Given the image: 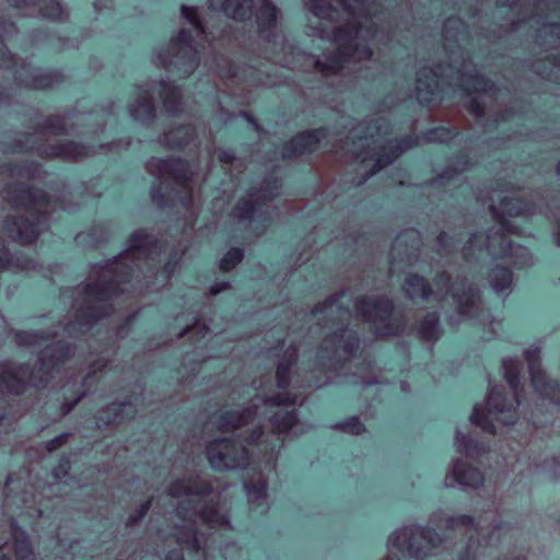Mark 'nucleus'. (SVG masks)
Returning a JSON list of instances; mask_svg holds the SVG:
<instances>
[{
  "instance_id": "obj_1",
  "label": "nucleus",
  "mask_w": 560,
  "mask_h": 560,
  "mask_svg": "<svg viewBox=\"0 0 560 560\" xmlns=\"http://www.w3.org/2000/svg\"><path fill=\"white\" fill-rule=\"evenodd\" d=\"M164 245L151 234L138 230L128 240V247L112 260L92 266L83 287L62 292V300H71L69 319L62 325V335L78 337L91 329L94 323L109 314L112 302L120 293L137 290H158L164 287L179 260L175 253L159 270V256ZM61 328V324H58Z\"/></svg>"
},
{
  "instance_id": "obj_2",
  "label": "nucleus",
  "mask_w": 560,
  "mask_h": 560,
  "mask_svg": "<svg viewBox=\"0 0 560 560\" xmlns=\"http://www.w3.org/2000/svg\"><path fill=\"white\" fill-rule=\"evenodd\" d=\"M307 8L318 19L310 35L338 44L337 49L315 60L324 77L338 75L371 58L366 43L377 36L374 18L384 8V0H336V4L332 0H311Z\"/></svg>"
},
{
  "instance_id": "obj_3",
  "label": "nucleus",
  "mask_w": 560,
  "mask_h": 560,
  "mask_svg": "<svg viewBox=\"0 0 560 560\" xmlns=\"http://www.w3.org/2000/svg\"><path fill=\"white\" fill-rule=\"evenodd\" d=\"M345 291L338 292L312 310V316L317 319L323 329L332 330L322 341L317 352L315 364L319 372L325 374V380L300 381L291 375V368L296 361L298 349L290 346L283 358L277 363V386L280 389L319 388L330 381L328 372H336L345 362L354 358L359 350L360 339L357 331L348 327L351 318L349 308H343L339 301L345 296Z\"/></svg>"
},
{
  "instance_id": "obj_4",
  "label": "nucleus",
  "mask_w": 560,
  "mask_h": 560,
  "mask_svg": "<svg viewBox=\"0 0 560 560\" xmlns=\"http://www.w3.org/2000/svg\"><path fill=\"white\" fill-rule=\"evenodd\" d=\"M451 60L446 66L423 67L417 73L416 97L422 105L434 104L444 98V94L460 92L469 97L467 109L478 120L485 115L487 100L499 101L503 91L480 75L469 56L463 50H451Z\"/></svg>"
},
{
  "instance_id": "obj_5",
  "label": "nucleus",
  "mask_w": 560,
  "mask_h": 560,
  "mask_svg": "<svg viewBox=\"0 0 560 560\" xmlns=\"http://www.w3.org/2000/svg\"><path fill=\"white\" fill-rule=\"evenodd\" d=\"M213 490L210 482L201 480L190 474L173 480L166 489L170 497H186L176 508V515L183 521L182 526H176V540L187 550L198 552L201 549L197 537V520L211 528H232L228 516L222 513L214 503L199 506V502Z\"/></svg>"
},
{
  "instance_id": "obj_6",
  "label": "nucleus",
  "mask_w": 560,
  "mask_h": 560,
  "mask_svg": "<svg viewBox=\"0 0 560 560\" xmlns=\"http://www.w3.org/2000/svg\"><path fill=\"white\" fill-rule=\"evenodd\" d=\"M390 132V122L384 117H377L353 127L351 136L347 137V141L340 148L334 145L336 153L345 151L346 154H350L354 161H360L362 164L370 160L374 162L364 176L355 183V186L363 185L370 177L393 163L419 141V138L413 136L388 139L387 136Z\"/></svg>"
},
{
  "instance_id": "obj_7",
  "label": "nucleus",
  "mask_w": 560,
  "mask_h": 560,
  "mask_svg": "<svg viewBox=\"0 0 560 560\" xmlns=\"http://www.w3.org/2000/svg\"><path fill=\"white\" fill-rule=\"evenodd\" d=\"M305 400V396L302 392L291 393L285 392L270 397H255L249 408L243 411H223L220 413L217 425L222 432H229L234 430H243L249 424L252 429H246V432L250 431L243 440L248 444L257 442L262 436L260 421L256 420L259 418L260 409L265 411H271L272 408H278L269 418V422L273 430L280 434L294 430L299 425V419L296 410H287L284 407L302 405Z\"/></svg>"
},
{
  "instance_id": "obj_8",
  "label": "nucleus",
  "mask_w": 560,
  "mask_h": 560,
  "mask_svg": "<svg viewBox=\"0 0 560 560\" xmlns=\"http://www.w3.org/2000/svg\"><path fill=\"white\" fill-rule=\"evenodd\" d=\"M435 292L425 278L411 275L409 276L402 290L408 299L428 300L431 295H435L438 300H444L448 294L452 295L458 315L469 319H475L483 327L489 326L491 336L497 334V327L500 323L494 322L493 317L487 308L483 307L479 288L466 279L452 282L446 271L436 275L434 279Z\"/></svg>"
},
{
  "instance_id": "obj_9",
  "label": "nucleus",
  "mask_w": 560,
  "mask_h": 560,
  "mask_svg": "<svg viewBox=\"0 0 560 560\" xmlns=\"http://www.w3.org/2000/svg\"><path fill=\"white\" fill-rule=\"evenodd\" d=\"M73 352L74 350L70 343L59 340L45 346L32 370L25 364L15 365L11 362L1 364L0 400L4 394H22L27 385L36 388L46 387L48 382L56 373H59L72 357ZM4 417L5 413L0 408V421Z\"/></svg>"
},
{
  "instance_id": "obj_10",
  "label": "nucleus",
  "mask_w": 560,
  "mask_h": 560,
  "mask_svg": "<svg viewBox=\"0 0 560 560\" xmlns=\"http://www.w3.org/2000/svg\"><path fill=\"white\" fill-rule=\"evenodd\" d=\"M2 192L3 198L13 208H22L26 212L25 217L7 218L4 228L8 234L23 245L32 244L47 228L48 212L51 208L48 195L22 183L7 184Z\"/></svg>"
},
{
  "instance_id": "obj_11",
  "label": "nucleus",
  "mask_w": 560,
  "mask_h": 560,
  "mask_svg": "<svg viewBox=\"0 0 560 560\" xmlns=\"http://www.w3.org/2000/svg\"><path fill=\"white\" fill-rule=\"evenodd\" d=\"M254 7L259 37L272 45L273 50L280 49L283 52V57H272L273 62L295 68L294 59L301 51L283 37L278 42L277 27L281 13L271 0H224L221 10L228 18L246 21L253 16Z\"/></svg>"
},
{
  "instance_id": "obj_12",
  "label": "nucleus",
  "mask_w": 560,
  "mask_h": 560,
  "mask_svg": "<svg viewBox=\"0 0 560 560\" xmlns=\"http://www.w3.org/2000/svg\"><path fill=\"white\" fill-rule=\"evenodd\" d=\"M145 168L159 182L151 189V198L159 207L179 203L187 208L191 205L192 171L186 162L174 158H151Z\"/></svg>"
},
{
  "instance_id": "obj_13",
  "label": "nucleus",
  "mask_w": 560,
  "mask_h": 560,
  "mask_svg": "<svg viewBox=\"0 0 560 560\" xmlns=\"http://www.w3.org/2000/svg\"><path fill=\"white\" fill-rule=\"evenodd\" d=\"M86 119L85 115L49 116L34 135L27 137L26 143L22 144L20 149L32 150L40 156L57 158L68 162L83 160L96 152L94 148L74 141L51 142L49 137L66 135L74 124L84 122Z\"/></svg>"
},
{
  "instance_id": "obj_14",
  "label": "nucleus",
  "mask_w": 560,
  "mask_h": 560,
  "mask_svg": "<svg viewBox=\"0 0 560 560\" xmlns=\"http://www.w3.org/2000/svg\"><path fill=\"white\" fill-rule=\"evenodd\" d=\"M502 368L504 378L513 390V397L508 399L502 386H492L489 382L487 413H485L482 411V407L477 404L469 416V420L472 424L491 434H494V424L491 422L489 417H492L504 424L514 423L517 419L516 408L521 404L518 384L522 362L517 359L505 358L502 360Z\"/></svg>"
},
{
  "instance_id": "obj_15",
  "label": "nucleus",
  "mask_w": 560,
  "mask_h": 560,
  "mask_svg": "<svg viewBox=\"0 0 560 560\" xmlns=\"http://www.w3.org/2000/svg\"><path fill=\"white\" fill-rule=\"evenodd\" d=\"M500 8L506 7L514 14H522L517 20L511 21L513 30L520 28L527 20H537L541 24L538 39L541 46L550 48L560 47V24L549 21L560 20V0H498Z\"/></svg>"
},
{
  "instance_id": "obj_16",
  "label": "nucleus",
  "mask_w": 560,
  "mask_h": 560,
  "mask_svg": "<svg viewBox=\"0 0 560 560\" xmlns=\"http://www.w3.org/2000/svg\"><path fill=\"white\" fill-rule=\"evenodd\" d=\"M158 91L165 112L170 116L183 113L182 93L179 89L165 80L151 81L136 90V98L129 105L130 117L143 125L151 124L155 118L152 93Z\"/></svg>"
},
{
  "instance_id": "obj_17",
  "label": "nucleus",
  "mask_w": 560,
  "mask_h": 560,
  "mask_svg": "<svg viewBox=\"0 0 560 560\" xmlns=\"http://www.w3.org/2000/svg\"><path fill=\"white\" fill-rule=\"evenodd\" d=\"M355 316L371 325L377 336L400 334L407 320L400 312H396L393 301L385 296H362L354 302Z\"/></svg>"
},
{
  "instance_id": "obj_18",
  "label": "nucleus",
  "mask_w": 560,
  "mask_h": 560,
  "mask_svg": "<svg viewBox=\"0 0 560 560\" xmlns=\"http://www.w3.org/2000/svg\"><path fill=\"white\" fill-rule=\"evenodd\" d=\"M445 527L448 530L469 534V541L458 560H477L481 557L491 556L492 548L501 541L502 535H505L508 530V525L499 522L492 525L489 533L485 534L482 528L476 526L474 517L466 514L445 518Z\"/></svg>"
},
{
  "instance_id": "obj_19",
  "label": "nucleus",
  "mask_w": 560,
  "mask_h": 560,
  "mask_svg": "<svg viewBox=\"0 0 560 560\" xmlns=\"http://www.w3.org/2000/svg\"><path fill=\"white\" fill-rule=\"evenodd\" d=\"M441 541V537L434 529L417 525L406 526L389 536L387 540L389 553L384 560H400L396 555H392L393 549L401 553L407 551L409 557L423 560Z\"/></svg>"
},
{
  "instance_id": "obj_20",
  "label": "nucleus",
  "mask_w": 560,
  "mask_h": 560,
  "mask_svg": "<svg viewBox=\"0 0 560 560\" xmlns=\"http://www.w3.org/2000/svg\"><path fill=\"white\" fill-rule=\"evenodd\" d=\"M15 31L12 23L7 22L0 16V68H15V80L20 85L28 89H46L52 86L60 79V73L55 71H43L33 68L30 63L21 61L18 65L14 56L9 52L4 47V38Z\"/></svg>"
},
{
  "instance_id": "obj_21",
  "label": "nucleus",
  "mask_w": 560,
  "mask_h": 560,
  "mask_svg": "<svg viewBox=\"0 0 560 560\" xmlns=\"http://www.w3.org/2000/svg\"><path fill=\"white\" fill-rule=\"evenodd\" d=\"M199 51L190 32L182 28L178 35L173 38L168 47L158 54L159 63L172 71H178L179 77L190 75L199 65Z\"/></svg>"
},
{
  "instance_id": "obj_22",
  "label": "nucleus",
  "mask_w": 560,
  "mask_h": 560,
  "mask_svg": "<svg viewBox=\"0 0 560 560\" xmlns=\"http://www.w3.org/2000/svg\"><path fill=\"white\" fill-rule=\"evenodd\" d=\"M207 457L215 470L244 468L249 463V453L241 442L231 439H217L207 445Z\"/></svg>"
},
{
  "instance_id": "obj_23",
  "label": "nucleus",
  "mask_w": 560,
  "mask_h": 560,
  "mask_svg": "<svg viewBox=\"0 0 560 560\" xmlns=\"http://www.w3.org/2000/svg\"><path fill=\"white\" fill-rule=\"evenodd\" d=\"M540 352L541 348L534 345L524 353L528 364L532 385L541 398L547 399L555 405H559L560 383L556 380L549 378L545 371L541 369Z\"/></svg>"
},
{
  "instance_id": "obj_24",
  "label": "nucleus",
  "mask_w": 560,
  "mask_h": 560,
  "mask_svg": "<svg viewBox=\"0 0 560 560\" xmlns=\"http://www.w3.org/2000/svg\"><path fill=\"white\" fill-rule=\"evenodd\" d=\"M277 185L271 180H264L259 189L253 188L247 196L238 200L234 213L240 221L254 220L256 214L260 217L261 207L276 195Z\"/></svg>"
},
{
  "instance_id": "obj_25",
  "label": "nucleus",
  "mask_w": 560,
  "mask_h": 560,
  "mask_svg": "<svg viewBox=\"0 0 560 560\" xmlns=\"http://www.w3.org/2000/svg\"><path fill=\"white\" fill-rule=\"evenodd\" d=\"M221 77L232 79L236 84H247L249 86H271L275 84L269 75L254 66H238L228 59H221L217 66Z\"/></svg>"
},
{
  "instance_id": "obj_26",
  "label": "nucleus",
  "mask_w": 560,
  "mask_h": 560,
  "mask_svg": "<svg viewBox=\"0 0 560 560\" xmlns=\"http://www.w3.org/2000/svg\"><path fill=\"white\" fill-rule=\"evenodd\" d=\"M328 137L325 128L304 131L287 142L282 148L283 159H294L316 150L318 144Z\"/></svg>"
},
{
  "instance_id": "obj_27",
  "label": "nucleus",
  "mask_w": 560,
  "mask_h": 560,
  "mask_svg": "<svg viewBox=\"0 0 560 560\" xmlns=\"http://www.w3.org/2000/svg\"><path fill=\"white\" fill-rule=\"evenodd\" d=\"M444 483L447 488L459 485L476 489L482 486L483 476L478 469L470 467L462 460H456L447 472Z\"/></svg>"
},
{
  "instance_id": "obj_28",
  "label": "nucleus",
  "mask_w": 560,
  "mask_h": 560,
  "mask_svg": "<svg viewBox=\"0 0 560 560\" xmlns=\"http://www.w3.org/2000/svg\"><path fill=\"white\" fill-rule=\"evenodd\" d=\"M420 248V236L415 230L400 233L394 241L390 257L392 264L396 259L411 264Z\"/></svg>"
},
{
  "instance_id": "obj_29",
  "label": "nucleus",
  "mask_w": 560,
  "mask_h": 560,
  "mask_svg": "<svg viewBox=\"0 0 560 560\" xmlns=\"http://www.w3.org/2000/svg\"><path fill=\"white\" fill-rule=\"evenodd\" d=\"M136 412L137 410L131 401L113 402L97 412L96 423L98 428L120 423L132 418Z\"/></svg>"
},
{
  "instance_id": "obj_30",
  "label": "nucleus",
  "mask_w": 560,
  "mask_h": 560,
  "mask_svg": "<svg viewBox=\"0 0 560 560\" xmlns=\"http://www.w3.org/2000/svg\"><path fill=\"white\" fill-rule=\"evenodd\" d=\"M244 489L252 509H260V513L268 510L267 480L261 472L256 474L253 478H246L244 480Z\"/></svg>"
},
{
  "instance_id": "obj_31",
  "label": "nucleus",
  "mask_w": 560,
  "mask_h": 560,
  "mask_svg": "<svg viewBox=\"0 0 560 560\" xmlns=\"http://www.w3.org/2000/svg\"><path fill=\"white\" fill-rule=\"evenodd\" d=\"M15 8L34 7L37 8L43 18L61 21L67 16V12L57 0H8Z\"/></svg>"
},
{
  "instance_id": "obj_32",
  "label": "nucleus",
  "mask_w": 560,
  "mask_h": 560,
  "mask_svg": "<svg viewBox=\"0 0 560 560\" xmlns=\"http://www.w3.org/2000/svg\"><path fill=\"white\" fill-rule=\"evenodd\" d=\"M489 283L497 295L509 296L513 287L512 271L506 267L495 266L489 273Z\"/></svg>"
},
{
  "instance_id": "obj_33",
  "label": "nucleus",
  "mask_w": 560,
  "mask_h": 560,
  "mask_svg": "<svg viewBox=\"0 0 560 560\" xmlns=\"http://www.w3.org/2000/svg\"><path fill=\"white\" fill-rule=\"evenodd\" d=\"M195 129L190 126L172 128L160 138V142L168 149H182L195 139Z\"/></svg>"
},
{
  "instance_id": "obj_34",
  "label": "nucleus",
  "mask_w": 560,
  "mask_h": 560,
  "mask_svg": "<svg viewBox=\"0 0 560 560\" xmlns=\"http://www.w3.org/2000/svg\"><path fill=\"white\" fill-rule=\"evenodd\" d=\"M183 18L190 24L192 27V32L195 33V36L200 38L203 37L205 39L209 40V37L212 39L215 38V31L209 30L207 24L202 22L200 19V14L197 8L195 7H188L183 4L180 8Z\"/></svg>"
},
{
  "instance_id": "obj_35",
  "label": "nucleus",
  "mask_w": 560,
  "mask_h": 560,
  "mask_svg": "<svg viewBox=\"0 0 560 560\" xmlns=\"http://www.w3.org/2000/svg\"><path fill=\"white\" fill-rule=\"evenodd\" d=\"M418 334L422 340L435 342L441 336L439 314L435 312L427 314L419 324Z\"/></svg>"
},
{
  "instance_id": "obj_36",
  "label": "nucleus",
  "mask_w": 560,
  "mask_h": 560,
  "mask_svg": "<svg viewBox=\"0 0 560 560\" xmlns=\"http://www.w3.org/2000/svg\"><path fill=\"white\" fill-rule=\"evenodd\" d=\"M58 335L59 330H52L49 334H44L40 330H16L14 332V340L21 347H36L42 346L50 337Z\"/></svg>"
},
{
  "instance_id": "obj_37",
  "label": "nucleus",
  "mask_w": 560,
  "mask_h": 560,
  "mask_svg": "<svg viewBox=\"0 0 560 560\" xmlns=\"http://www.w3.org/2000/svg\"><path fill=\"white\" fill-rule=\"evenodd\" d=\"M466 34V25L457 16L448 18L443 25V37L445 39L444 48L450 49V43H458Z\"/></svg>"
},
{
  "instance_id": "obj_38",
  "label": "nucleus",
  "mask_w": 560,
  "mask_h": 560,
  "mask_svg": "<svg viewBox=\"0 0 560 560\" xmlns=\"http://www.w3.org/2000/svg\"><path fill=\"white\" fill-rule=\"evenodd\" d=\"M11 528L14 536L16 560H35L28 536L24 532L18 530L15 522H12Z\"/></svg>"
},
{
  "instance_id": "obj_39",
  "label": "nucleus",
  "mask_w": 560,
  "mask_h": 560,
  "mask_svg": "<svg viewBox=\"0 0 560 560\" xmlns=\"http://www.w3.org/2000/svg\"><path fill=\"white\" fill-rule=\"evenodd\" d=\"M114 353V349L112 347L102 348L100 351H96L97 358L91 362L90 373L83 378L84 386H91L93 383L94 375L97 372H102L110 361V355Z\"/></svg>"
},
{
  "instance_id": "obj_40",
  "label": "nucleus",
  "mask_w": 560,
  "mask_h": 560,
  "mask_svg": "<svg viewBox=\"0 0 560 560\" xmlns=\"http://www.w3.org/2000/svg\"><path fill=\"white\" fill-rule=\"evenodd\" d=\"M456 451L468 457H478L483 451V446L467 435L462 434L459 431L456 432L455 436Z\"/></svg>"
},
{
  "instance_id": "obj_41",
  "label": "nucleus",
  "mask_w": 560,
  "mask_h": 560,
  "mask_svg": "<svg viewBox=\"0 0 560 560\" xmlns=\"http://www.w3.org/2000/svg\"><path fill=\"white\" fill-rule=\"evenodd\" d=\"M8 172L13 177L19 178H36L40 175V165L36 162H23L8 167Z\"/></svg>"
},
{
  "instance_id": "obj_42",
  "label": "nucleus",
  "mask_w": 560,
  "mask_h": 560,
  "mask_svg": "<svg viewBox=\"0 0 560 560\" xmlns=\"http://www.w3.org/2000/svg\"><path fill=\"white\" fill-rule=\"evenodd\" d=\"M456 132L453 129L446 127H436L425 131L421 138L427 142H444L454 138Z\"/></svg>"
},
{
  "instance_id": "obj_43",
  "label": "nucleus",
  "mask_w": 560,
  "mask_h": 560,
  "mask_svg": "<svg viewBox=\"0 0 560 560\" xmlns=\"http://www.w3.org/2000/svg\"><path fill=\"white\" fill-rule=\"evenodd\" d=\"M244 250L242 248H231L220 260V269L222 271L232 270L237 264L242 261Z\"/></svg>"
},
{
  "instance_id": "obj_44",
  "label": "nucleus",
  "mask_w": 560,
  "mask_h": 560,
  "mask_svg": "<svg viewBox=\"0 0 560 560\" xmlns=\"http://www.w3.org/2000/svg\"><path fill=\"white\" fill-rule=\"evenodd\" d=\"M459 166H447L436 178L432 180V185H443L444 182L451 180L455 175L460 174L467 168V159L463 158V161L459 163Z\"/></svg>"
},
{
  "instance_id": "obj_45",
  "label": "nucleus",
  "mask_w": 560,
  "mask_h": 560,
  "mask_svg": "<svg viewBox=\"0 0 560 560\" xmlns=\"http://www.w3.org/2000/svg\"><path fill=\"white\" fill-rule=\"evenodd\" d=\"M332 428L355 435L361 434L364 431V425L358 417H351L346 421L337 422Z\"/></svg>"
},
{
  "instance_id": "obj_46",
  "label": "nucleus",
  "mask_w": 560,
  "mask_h": 560,
  "mask_svg": "<svg viewBox=\"0 0 560 560\" xmlns=\"http://www.w3.org/2000/svg\"><path fill=\"white\" fill-rule=\"evenodd\" d=\"M438 242V253L442 256L447 255L453 250V248L459 243V241L450 236L447 233L442 232L436 238Z\"/></svg>"
},
{
  "instance_id": "obj_47",
  "label": "nucleus",
  "mask_w": 560,
  "mask_h": 560,
  "mask_svg": "<svg viewBox=\"0 0 560 560\" xmlns=\"http://www.w3.org/2000/svg\"><path fill=\"white\" fill-rule=\"evenodd\" d=\"M210 328L207 324L202 323L200 318L195 317V322L191 326H187L184 330H182L178 336H185L188 334L198 335L200 337H205L209 332Z\"/></svg>"
},
{
  "instance_id": "obj_48",
  "label": "nucleus",
  "mask_w": 560,
  "mask_h": 560,
  "mask_svg": "<svg viewBox=\"0 0 560 560\" xmlns=\"http://www.w3.org/2000/svg\"><path fill=\"white\" fill-rule=\"evenodd\" d=\"M151 508V501L148 500L144 503L140 505V508L137 510V512L128 517L127 526H133L137 524L140 520H142L147 513L149 512Z\"/></svg>"
},
{
  "instance_id": "obj_49",
  "label": "nucleus",
  "mask_w": 560,
  "mask_h": 560,
  "mask_svg": "<svg viewBox=\"0 0 560 560\" xmlns=\"http://www.w3.org/2000/svg\"><path fill=\"white\" fill-rule=\"evenodd\" d=\"M238 116L247 119L256 130H258V125L256 124L255 119L249 116L247 113L245 112H240ZM237 117V115H234V114H224L223 112H221V119L224 124H228L229 121H231L233 118Z\"/></svg>"
},
{
  "instance_id": "obj_50",
  "label": "nucleus",
  "mask_w": 560,
  "mask_h": 560,
  "mask_svg": "<svg viewBox=\"0 0 560 560\" xmlns=\"http://www.w3.org/2000/svg\"><path fill=\"white\" fill-rule=\"evenodd\" d=\"M69 433H61L60 435L45 442V448L48 452L57 450L63 441L69 436Z\"/></svg>"
},
{
  "instance_id": "obj_51",
  "label": "nucleus",
  "mask_w": 560,
  "mask_h": 560,
  "mask_svg": "<svg viewBox=\"0 0 560 560\" xmlns=\"http://www.w3.org/2000/svg\"><path fill=\"white\" fill-rule=\"evenodd\" d=\"M552 59L549 60V62L552 65V70L549 72L546 71H538V73L542 77H546L548 79H551L553 77V70L560 71V55H552Z\"/></svg>"
},
{
  "instance_id": "obj_52",
  "label": "nucleus",
  "mask_w": 560,
  "mask_h": 560,
  "mask_svg": "<svg viewBox=\"0 0 560 560\" xmlns=\"http://www.w3.org/2000/svg\"><path fill=\"white\" fill-rule=\"evenodd\" d=\"M86 395V392L79 394L73 400L63 402L61 406L62 415H67L78 405V402Z\"/></svg>"
},
{
  "instance_id": "obj_53",
  "label": "nucleus",
  "mask_w": 560,
  "mask_h": 560,
  "mask_svg": "<svg viewBox=\"0 0 560 560\" xmlns=\"http://www.w3.org/2000/svg\"><path fill=\"white\" fill-rule=\"evenodd\" d=\"M229 288H230V282H228V281L215 282L214 284H212L210 287L209 293L211 295H215V294H219L220 292L228 290Z\"/></svg>"
},
{
  "instance_id": "obj_54",
  "label": "nucleus",
  "mask_w": 560,
  "mask_h": 560,
  "mask_svg": "<svg viewBox=\"0 0 560 560\" xmlns=\"http://www.w3.org/2000/svg\"><path fill=\"white\" fill-rule=\"evenodd\" d=\"M218 159L220 160V162L228 164L235 160V155L232 151L220 150Z\"/></svg>"
},
{
  "instance_id": "obj_55",
  "label": "nucleus",
  "mask_w": 560,
  "mask_h": 560,
  "mask_svg": "<svg viewBox=\"0 0 560 560\" xmlns=\"http://www.w3.org/2000/svg\"><path fill=\"white\" fill-rule=\"evenodd\" d=\"M104 9H110L109 0H96L94 2V10L101 13Z\"/></svg>"
},
{
  "instance_id": "obj_56",
  "label": "nucleus",
  "mask_w": 560,
  "mask_h": 560,
  "mask_svg": "<svg viewBox=\"0 0 560 560\" xmlns=\"http://www.w3.org/2000/svg\"><path fill=\"white\" fill-rule=\"evenodd\" d=\"M276 450V446L272 445L271 450H270V453L268 454V457L265 462V467L266 468H269V469H273L275 468V465H276V458L273 456V452Z\"/></svg>"
},
{
  "instance_id": "obj_57",
  "label": "nucleus",
  "mask_w": 560,
  "mask_h": 560,
  "mask_svg": "<svg viewBox=\"0 0 560 560\" xmlns=\"http://www.w3.org/2000/svg\"><path fill=\"white\" fill-rule=\"evenodd\" d=\"M130 145V141L127 140H119L117 142H110L107 144V147L112 150V149H115V150H118V149H127L128 147Z\"/></svg>"
},
{
  "instance_id": "obj_58",
  "label": "nucleus",
  "mask_w": 560,
  "mask_h": 560,
  "mask_svg": "<svg viewBox=\"0 0 560 560\" xmlns=\"http://www.w3.org/2000/svg\"><path fill=\"white\" fill-rule=\"evenodd\" d=\"M512 116L511 112L509 109H505L502 113L495 114L493 117V122L498 124L499 121H503L509 119Z\"/></svg>"
},
{
  "instance_id": "obj_59",
  "label": "nucleus",
  "mask_w": 560,
  "mask_h": 560,
  "mask_svg": "<svg viewBox=\"0 0 560 560\" xmlns=\"http://www.w3.org/2000/svg\"><path fill=\"white\" fill-rule=\"evenodd\" d=\"M166 560H184V557L179 550H172L166 556Z\"/></svg>"
},
{
  "instance_id": "obj_60",
  "label": "nucleus",
  "mask_w": 560,
  "mask_h": 560,
  "mask_svg": "<svg viewBox=\"0 0 560 560\" xmlns=\"http://www.w3.org/2000/svg\"><path fill=\"white\" fill-rule=\"evenodd\" d=\"M7 98H9L8 89L0 84V102L5 101Z\"/></svg>"
},
{
  "instance_id": "obj_61",
  "label": "nucleus",
  "mask_w": 560,
  "mask_h": 560,
  "mask_svg": "<svg viewBox=\"0 0 560 560\" xmlns=\"http://www.w3.org/2000/svg\"><path fill=\"white\" fill-rule=\"evenodd\" d=\"M442 514H443L442 512L433 514L432 522H434V523L441 522L442 521Z\"/></svg>"
},
{
  "instance_id": "obj_62",
  "label": "nucleus",
  "mask_w": 560,
  "mask_h": 560,
  "mask_svg": "<svg viewBox=\"0 0 560 560\" xmlns=\"http://www.w3.org/2000/svg\"><path fill=\"white\" fill-rule=\"evenodd\" d=\"M116 335L119 337V338H124L126 335H127V331H125V328L124 327H120Z\"/></svg>"
},
{
  "instance_id": "obj_63",
  "label": "nucleus",
  "mask_w": 560,
  "mask_h": 560,
  "mask_svg": "<svg viewBox=\"0 0 560 560\" xmlns=\"http://www.w3.org/2000/svg\"><path fill=\"white\" fill-rule=\"evenodd\" d=\"M220 36H221L222 38H224V37H229V36H230V31H229L228 28H225V27H224L223 30H221V32H220Z\"/></svg>"
},
{
  "instance_id": "obj_64",
  "label": "nucleus",
  "mask_w": 560,
  "mask_h": 560,
  "mask_svg": "<svg viewBox=\"0 0 560 560\" xmlns=\"http://www.w3.org/2000/svg\"><path fill=\"white\" fill-rule=\"evenodd\" d=\"M400 387H401V389H402L404 392L409 390V388H408V384H407L406 382H401Z\"/></svg>"
}]
</instances>
